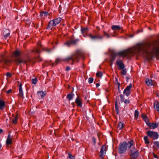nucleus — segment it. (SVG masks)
<instances>
[{
	"instance_id": "obj_1",
	"label": "nucleus",
	"mask_w": 159,
	"mask_h": 159,
	"mask_svg": "<svg viewBox=\"0 0 159 159\" xmlns=\"http://www.w3.org/2000/svg\"><path fill=\"white\" fill-rule=\"evenodd\" d=\"M135 54L143 55L147 61L159 56V41L155 40L151 43H139L133 49L122 51L118 53L123 57H131Z\"/></svg>"
},
{
	"instance_id": "obj_2",
	"label": "nucleus",
	"mask_w": 159,
	"mask_h": 159,
	"mask_svg": "<svg viewBox=\"0 0 159 159\" xmlns=\"http://www.w3.org/2000/svg\"><path fill=\"white\" fill-rule=\"evenodd\" d=\"M12 55L13 57L16 58L14 60V61L17 65L24 63L26 64L27 65H29L31 63V59L28 56L23 59L18 57L20 55V52L18 50L12 53Z\"/></svg>"
},
{
	"instance_id": "obj_3",
	"label": "nucleus",
	"mask_w": 159,
	"mask_h": 159,
	"mask_svg": "<svg viewBox=\"0 0 159 159\" xmlns=\"http://www.w3.org/2000/svg\"><path fill=\"white\" fill-rule=\"evenodd\" d=\"M81 57L83 58H84L83 54L80 51H77L75 54L66 58L65 59H63L62 60V61H66L68 62H69V61L71 60L73 62L71 64L73 65V62L75 61L78 62Z\"/></svg>"
},
{
	"instance_id": "obj_4",
	"label": "nucleus",
	"mask_w": 159,
	"mask_h": 159,
	"mask_svg": "<svg viewBox=\"0 0 159 159\" xmlns=\"http://www.w3.org/2000/svg\"><path fill=\"white\" fill-rule=\"evenodd\" d=\"M133 141L129 142L127 143L123 142L120 144L119 148V152L120 154L124 153L126 150L129 148L133 145Z\"/></svg>"
},
{
	"instance_id": "obj_5",
	"label": "nucleus",
	"mask_w": 159,
	"mask_h": 159,
	"mask_svg": "<svg viewBox=\"0 0 159 159\" xmlns=\"http://www.w3.org/2000/svg\"><path fill=\"white\" fill-rule=\"evenodd\" d=\"M147 133L149 137L153 139H157L159 137V135L156 132L149 130Z\"/></svg>"
},
{
	"instance_id": "obj_6",
	"label": "nucleus",
	"mask_w": 159,
	"mask_h": 159,
	"mask_svg": "<svg viewBox=\"0 0 159 159\" xmlns=\"http://www.w3.org/2000/svg\"><path fill=\"white\" fill-rule=\"evenodd\" d=\"M89 37L91 39L94 40L101 39L103 37L102 36L100 35L99 34H97L94 35H93L91 34H90L89 35Z\"/></svg>"
},
{
	"instance_id": "obj_7",
	"label": "nucleus",
	"mask_w": 159,
	"mask_h": 159,
	"mask_svg": "<svg viewBox=\"0 0 159 159\" xmlns=\"http://www.w3.org/2000/svg\"><path fill=\"white\" fill-rule=\"evenodd\" d=\"M132 86V84H130L129 85L127 86L124 90L123 93L125 94L127 96H128L130 94V90Z\"/></svg>"
},
{
	"instance_id": "obj_8",
	"label": "nucleus",
	"mask_w": 159,
	"mask_h": 159,
	"mask_svg": "<svg viewBox=\"0 0 159 159\" xmlns=\"http://www.w3.org/2000/svg\"><path fill=\"white\" fill-rule=\"evenodd\" d=\"M1 59L0 60V63L2 62L3 64H7L10 61L5 57L4 55H2L1 57Z\"/></svg>"
},
{
	"instance_id": "obj_9",
	"label": "nucleus",
	"mask_w": 159,
	"mask_h": 159,
	"mask_svg": "<svg viewBox=\"0 0 159 159\" xmlns=\"http://www.w3.org/2000/svg\"><path fill=\"white\" fill-rule=\"evenodd\" d=\"M79 41V39H78L74 40L71 39L70 40L67 41L65 43V44L68 46H70L71 44H76V43Z\"/></svg>"
},
{
	"instance_id": "obj_10",
	"label": "nucleus",
	"mask_w": 159,
	"mask_h": 159,
	"mask_svg": "<svg viewBox=\"0 0 159 159\" xmlns=\"http://www.w3.org/2000/svg\"><path fill=\"white\" fill-rule=\"evenodd\" d=\"M75 102L78 107H82V100L78 97L76 99Z\"/></svg>"
},
{
	"instance_id": "obj_11",
	"label": "nucleus",
	"mask_w": 159,
	"mask_h": 159,
	"mask_svg": "<svg viewBox=\"0 0 159 159\" xmlns=\"http://www.w3.org/2000/svg\"><path fill=\"white\" fill-rule=\"evenodd\" d=\"M116 63L117 65L121 69H123L125 68V65L122 62L121 60L120 59L117 60L116 61Z\"/></svg>"
},
{
	"instance_id": "obj_12",
	"label": "nucleus",
	"mask_w": 159,
	"mask_h": 159,
	"mask_svg": "<svg viewBox=\"0 0 159 159\" xmlns=\"http://www.w3.org/2000/svg\"><path fill=\"white\" fill-rule=\"evenodd\" d=\"M19 93L18 94L20 97L22 98H24V95L22 91V84L21 83H20L19 85Z\"/></svg>"
},
{
	"instance_id": "obj_13",
	"label": "nucleus",
	"mask_w": 159,
	"mask_h": 159,
	"mask_svg": "<svg viewBox=\"0 0 159 159\" xmlns=\"http://www.w3.org/2000/svg\"><path fill=\"white\" fill-rule=\"evenodd\" d=\"M139 155V152L138 151L135 152L131 153L130 157L131 159H136Z\"/></svg>"
},
{
	"instance_id": "obj_14",
	"label": "nucleus",
	"mask_w": 159,
	"mask_h": 159,
	"mask_svg": "<svg viewBox=\"0 0 159 159\" xmlns=\"http://www.w3.org/2000/svg\"><path fill=\"white\" fill-rule=\"evenodd\" d=\"M106 145H103L101 148L100 150V157H102L104 155V152L106 151Z\"/></svg>"
},
{
	"instance_id": "obj_15",
	"label": "nucleus",
	"mask_w": 159,
	"mask_h": 159,
	"mask_svg": "<svg viewBox=\"0 0 159 159\" xmlns=\"http://www.w3.org/2000/svg\"><path fill=\"white\" fill-rule=\"evenodd\" d=\"M147 125L149 127V128L150 129H153L157 127L158 125V124L157 123H149L147 124Z\"/></svg>"
},
{
	"instance_id": "obj_16",
	"label": "nucleus",
	"mask_w": 159,
	"mask_h": 159,
	"mask_svg": "<svg viewBox=\"0 0 159 159\" xmlns=\"http://www.w3.org/2000/svg\"><path fill=\"white\" fill-rule=\"evenodd\" d=\"M56 26V24L53 21V20H50L49 22L48 25V26L47 29H49L50 28H52Z\"/></svg>"
},
{
	"instance_id": "obj_17",
	"label": "nucleus",
	"mask_w": 159,
	"mask_h": 159,
	"mask_svg": "<svg viewBox=\"0 0 159 159\" xmlns=\"http://www.w3.org/2000/svg\"><path fill=\"white\" fill-rule=\"evenodd\" d=\"M81 30L82 33L83 34V36L84 37H85V35L84 34L85 33L86 34L88 32V29L87 27L84 28H82L81 27Z\"/></svg>"
},
{
	"instance_id": "obj_18",
	"label": "nucleus",
	"mask_w": 159,
	"mask_h": 159,
	"mask_svg": "<svg viewBox=\"0 0 159 159\" xmlns=\"http://www.w3.org/2000/svg\"><path fill=\"white\" fill-rule=\"evenodd\" d=\"M154 108L157 110L159 113V103L157 101H155L154 102Z\"/></svg>"
},
{
	"instance_id": "obj_19",
	"label": "nucleus",
	"mask_w": 159,
	"mask_h": 159,
	"mask_svg": "<svg viewBox=\"0 0 159 159\" xmlns=\"http://www.w3.org/2000/svg\"><path fill=\"white\" fill-rule=\"evenodd\" d=\"M6 143L7 146H8L9 145L11 144L12 143V141L11 139L10 138V136L8 135V136L7 138V139Z\"/></svg>"
},
{
	"instance_id": "obj_20",
	"label": "nucleus",
	"mask_w": 159,
	"mask_h": 159,
	"mask_svg": "<svg viewBox=\"0 0 159 159\" xmlns=\"http://www.w3.org/2000/svg\"><path fill=\"white\" fill-rule=\"evenodd\" d=\"M74 94L73 92H71L70 93L68 94L66 96V98L69 101H70L73 98Z\"/></svg>"
},
{
	"instance_id": "obj_21",
	"label": "nucleus",
	"mask_w": 159,
	"mask_h": 159,
	"mask_svg": "<svg viewBox=\"0 0 159 159\" xmlns=\"http://www.w3.org/2000/svg\"><path fill=\"white\" fill-rule=\"evenodd\" d=\"M48 14V12L42 11L41 12L40 14V16L43 18H44L45 17L47 16Z\"/></svg>"
},
{
	"instance_id": "obj_22",
	"label": "nucleus",
	"mask_w": 159,
	"mask_h": 159,
	"mask_svg": "<svg viewBox=\"0 0 159 159\" xmlns=\"http://www.w3.org/2000/svg\"><path fill=\"white\" fill-rule=\"evenodd\" d=\"M146 84L148 86H152L153 85L152 81L148 79H147L145 81Z\"/></svg>"
},
{
	"instance_id": "obj_23",
	"label": "nucleus",
	"mask_w": 159,
	"mask_h": 159,
	"mask_svg": "<svg viewBox=\"0 0 159 159\" xmlns=\"http://www.w3.org/2000/svg\"><path fill=\"white\" fill-rule=\"evenodd\" d=\"M5 102L1 100H0V109L3 110V107L5 106Z\"/></svg>"
},
{
	"instance_id": "obj_24",
	"label": "nucleus",
	"mask_w": 159,
	"mask_h": 159,
	"mask_svg": "<svg viewBox=\"0 0 159 159\" xmlns=\"http://www.w3.org/2000/svg\"><path fill=\"white\" fill-rule=\"evenodd\" d=\"M46 91H39L38 93V94L39 95H40L42 98L46 94Z\"/></svg>"
},
{
	"instance_id": "obj_25",
	"label": "nucleus",
	"mask_w": 159,
	"mask_h": 159,
	"mask_svg": "<svg viewBox=\"0 0 159 159\" xmlns=\"http://www.w3.org/2000/svg\"><path fill=\"white\" fill-rule=\"evenodd\" d=\"M142 117L143 118V120L145 122L147 125L148 124L150 123L148 122V117L146 115L143 114V115L142 116Z\"/></svg>"
},
{
	"instance_id": "obj_26",
	"label": "nucleus",
	"mask_w": 159,
	"mask_h": 159,
	"mask_svg": "<svg viewBox=\"0 0 159 159\" xmlns=\"http://www.w3.org/2000/svg\"><path fill=\"white\" fill-rule=\"evenodd\" d=\"M61 18L59 17L53 20L54 21L55 23V24H56V25L58 24L61 22Z\"/></svg>"
},
{
	"instance_id": "obj_27",
	"label": "nucleus",
	"mask_w": 159,
	"mask_h": 159,
	"mask_svg": "<svg viewBox=\"0 0 159 159\" xmlns=\"http://www.w3.org/2000/svg\"><path fill=\"white\" fill-rule=\"evenodd\" d=\"M111 28L113 30H119L120 29V26L118 25H114L111 27Z\"/></svg>"
},
{
	"instance_id": "obj_28",
	"label": "nucleus",
	"mask_w": 159,
	"mask_h": 159,
	"mask_svg": "<svg viewBox=\"0 0 159 159\" xmlns=\"http://www.w3.org/2000/svg\"><path fill=\"white\" fill-rule=\"evenodd\" d=\"M39 47H38V48L34 49L33 51V52H36L37 53H39L40 52V50H39V48H41V46L40 44L39 45Z\"/></svg>"
},
{
	"instance_id": "obj_29",
	"label": "nucleus",
	"mask_w": 159,
	"mask_h": 159,
	"mask_svg": "<svg viewBox=\"0 0 159 159\" xmlns=\"http://www.w3.org/2000/svg\"><path fill=\"white\" fill-rule=\"evenodd\" d=\"M61 61V59L60 58H57L55 61V62L52 63V66H54V65H56L58 63Z\"/></svg>"
},
{
	"instance_id": "obj_30",
	"label": "nucleus",
	"mask_w": 159,
	"mask_h": 159,
	"mask_svg": "<svg viewBox=\"0 0 159 159\" xmlns=\"http://www.w3.org/2000/svg\"><path fill=\"white\" fill-rule=\"evenodd\" d=\"M124 124L122 122H120L119 123L118 126V128L119 129H122L123 127Z\"/></svg>"
},
{
	"instance_id": "obj_31",
	"label": "nucleus",
	"mask_w": 159,
	"mask_h": 159,
	"mask_svg": "<svg viewBox=\"0 0 159 159\" xmlns=\"http://www.w3.org/2000/svg\"><path fill=\"white\" fill-rule=\"evenodd\" d=\"M144 140L145 143L146 144H149V141L148 139V138L147 136H145L144 137Z\"/></svg>"
},
{
	"instance_id": "obj_32",
	"label": "nucleus",
	"mask_w": 159,
	"mask_h": 159,
	"mask_svg": "<svg viewBox=\"0 0 159 159\" xmlns=\"http://www.w3.org/2000/svg\"><path fill=\"white\" fill-rule=\"evenodd\" d=\"M10 33H7L6 34H5V33H4L3 34V36H4V39H7L8 37L10 36Z\"/></svg>"
},
{
	"instance_id": "obj_33",
	"label": "nucleus",
	"mask_w": 159,
	"mask_h": 159,
	"mask_svg": "<svg viewBox=\"0 0 159 159\" xmlns=\"http://www.w3.org/2000/svg\"><path fill=\"white\" fill-rule=\"evenodd\" d=\"M130 151L131 153H132L137 152L138 151L135 148H132L130 149Z\"/></svg>"
},
{
	"instance_id": "obj_34",
	"label": "nucleus",
	"mask_w": 159,
	"mask_h": 159,
	"mask_svg": "<svg viewBox=\"0 0 159 159\" xmlns=\"http://www.w3.org/2000/svg\"><path fill=\"white\" fill-rule=\"evenodd\" d=\"M139 115V111L137 110H135L134 112V116L135 118H137Z\"/></svg>"
},
{
	"instance_id": "obj_35",
	"label": "nucleus",
	"mask_w": 159,
	"mask_h": 159,
	"mask_svg": "<svg viewBox=\"0 0 159 159\" xmlns=\"http://www.w3.org/2000/svg\"><path fill=\"white\" fill-rule=\"evenodd\" d=\"M18 117H16L13 118L12 119V121L13 124H16L17 123V121L18 120Z\"/></svg>"
},
{
	"instance_id": "obj_36",
	"label": "nucleus",
	"mask_w": 159,
	"mask_h": 159,
	"mask_svg": "<svg viewBox=\"0 0 159 159\" xmlns=\"http://www.w3.org/2000/svg\"><path fill=\"white\" fill-rule=\"evenodd\" d=\"M102 73L101 72H98L97 73L96 75L97 77H101L102 76Z\"/></svg>"
},
{
	"instance_id": "obj_37",
	"label": "nucleus",
	"mask_w": 159,
	"mask_h": 159,
	"mask_svg": "<svg viewBox=\"0 0 159 159\" xmlns=\"http://www.w3.org/2000/svg\"><path fill=\"white\" fill-rule=\"evenodd\" d=\"M94 79L92 77H90L88 79V82L89 84H91L93 82Z\"/></svg>"
},
{
	"instance_id": "obj_38",
	"label": "nucleus",
	"mask_w": 159,
	"mask_h": 159,
	"mask_svg": "<svg viewBox=\"0 0 159 159\" xmlns=\"http://www.w3.org/2000/svg\"><path fill=\"white\" fill-rule=\"evenodd\" d=\"M154 145L157 146L158 148H159V142L158 141H155L154 142Z\"/></svg>"
},
{
	"instance_id": "obj_39",
	"label": "nucleus",
	"mask_w": 159,
	"mask_h": 159,
	"mask_svg": "<svg viewBox=\"0 0 159 159\" xmlns=\"http://www.w3.org/2000/svg\"><path fill=\"white\" fill-rule=\"evenodd\" d=\"M37 82V79L36 78H35L33 79L32 81V84H36Z\"/></svg>"
},
{
	"instance_id": "obj_40",
	"label": "nucleus",
	"mask_w": 159,
	"mask_h": 159,
	"mask_svg": "<svg viewBox=\"0 0 159 159\" xmlns=\"http://www.w3.org/2000/svg\"><path fill=\"white\" fill-rule=\"evenodd\" d=\"M68 156L70 159H75V157L70 153L68 154Z\"/></svg>"
},
{
	"instance_id": "obj_41",
	"label": "nucleus",
	"mask_w": 159,
	"mask_h": 159,
	"mask_svg": "<svg viewBox=\"0 0 159 159\" xmlns=\"http://www.w3.org/2000/svg\"><path fill=\"white\" fill-rule=\"evenodd\" d=\"M122 70L121 71V73H122V74L123 75H125L126 74V69H122Z\"/></svg>"
},
{
	"instance_id": "obj_42",
	"label": "nucleus",
	"mask_w": 159,
	"mask_h": 159,
	"mask_svg": "<svg viewBox=\"0 0 159 159\" xmlns=\"http://www.w3.org/2000/svg\"><path fill=\"white\" fill-rule=\"evenodd\" d=\"M120 97L121 99V102H123L124 101V96L122 94H121L120 95Z\"/></svg>"
},
{
	"instance_id": "obj_43",
	"label": "nucleus",
	"mask_w": 159,
	"mask_h": 159,
	"mask_svg": "<svg viewBox=\"0 0 159 159\" xmlns=\"http://www.w3.org/2000/svg\"><path fill=\"white\" fill-rule=\"evenodd\" d=\"M115 109L116 111H117V113H118V107H117V103L116 102L115 103Z\"/></svg>"
},
{
	"instance_id": "obj_44",
	"label": "nucleus",
	"mask_w": 159,
	"mask_h": 159,
	"mask_svg": "<svg viewBox=\"0 0 159 159\" xmlns=\"http://www.w3.org/2000/svg\"><path fill=\"white\" fill-rule=\"evenodd\" d=\"M6 75L7 77H10L11 76V74L9 72H7L6 74Z\"/></svg>"
},
{
	"instance_id": "obj_45",
	"label": "nucleus",
	"mask_w": 159,
	"mask_h": 159,
	"mask_svg": "<svg viewBox=\"0 0 159 159\" xmlns=\"http://www.w3.org/2000/svg\"><path fill=\"white\" fill-rule=\"evenodd\" d=\"M44 51L48 52L49 53L51 52V50L48 48H46L44 49Z\"/></svg>"
},
{
	"instance_id": "obj_46",
	"label": "nucleus",
	"mask_w": 159,
	"mask_h": 159,
	"mask_svg": "<svg viewBox=\"0 0 159 159\" xmlns=\"http://www.w3.org/2000/svg\"><path fill=\"white\" fill-rule=\"evenodd\" d=\"M93 142L94 143V145H95L96 143V140L95 138L94 137H93L92 138Z\"/></svg>"
},
{
	"instance_id": "obj_47",
	"label": "nucleus",
	"mask_w": 159,
	"mask_h": 159,
	"mask_svg": "<svg viewBox=\"0 0 159 159\" xmlns=\"http://www.w3.org/2000/svg\"><path fill=\"white\" fill-rule=\"evenodd\" d=\"M123 102L125 104H129V101L128 100L126 99Z\"/></svg>"
},
{
	"instance_id": "obj_48",
	"label": "nucleus",
	"mask_w": 159,
	"mask_h": 159,
	"mask_svg": "<svg viewBox=\"0 0 159 159\" xmlns=\"http://www.w3.org/2000/svg\"><path fill=\"white\" fill-rule=\"evenodd\" d=\"M104 35L105 36H107V38L109 37V35L107 34L106 32H104Z\"/></svg>"
},
{
	"instance_id": "obj_49",
	"label": "nucleus",
	"mask_w": 159,
	"mask_h": 159,
	"mask_svg": "<svg viewBox=\"0 0 159 159\" xmlns=\"http://www.w3.org/2000/svg\"><path fill=\"white\" fill-rule=\"evenodd\" d=\"M70 69H71L70 68L69 66H67L66 68V70L67 71H68L69 70H70Z\"/></svg>"
},
{
	"instance_id": "obj_50",
	"label": "nucleus",
	"mask_w": 159,
	"mask_h": 159,
	"mask_svg": "<svg viewBox=\"0 0 159 159\" xmlns=\"http://www.w3.org/2000/svg\"><path fill=\"white\" fill-rule=\"evenodd\" d=\"M37 59V60L39 61H41L42 60V59L41 58H40V57L39 56H38Z\"/></svg>"
},
{
	"instance_id": "obj_51",
	"label": "nucleus",
	"mask_w": 159,
	"mask_h": 159,
	"mask_svg": "<svg viewBox=\"0 0 159 159\" xmlns=\"http://www.w3.org/2000/svg\"><path fill=\"white\" fill-rule=\"evenodd\" d=\"M12 91V90L11 89H10L8 91H7L6 92V93L7 94H9Z\"/></svg>"
},
{
	"instance_id": "obj_52",
	"label": "nucleus",
	"mask_w": 159,
	"mask_h": 159,
	"mask_svg": "<svg viewBox=\"0 0 159 159\" xmlns=\"http://www.w3.org/2000/svg\"><path fill=\"white\" fill-rule=\"evenodd\" d=\"M117 84L118 85V86L117 87L118 89V90H120V83L119 82L117 83Z\"/></svg>"
},
{
	"instance_id": "obj_53",
	"label": "nucleus",
	"mask_w": 159,
	"mask_h": 159,
	"mask_svg": "<svg viewBox=\"0 0 159 159\" xmlns=\"http://www.w3.org/2000/svg\"><path fill=\"white\" fill-rule=\"evenodd\" d=\"M100 83H97L96 84V87L98 88L100 86Z\"/></svg>"
},
{
	"instance_id": "obj_54",
	"label": "nucleus",
	"mask_w": 159,
	"mask_h": 159,
	"mask_svg": "<svg viewBox=\"0 0 159 159\" xmlns=\"http://www.w3.org/2000/svg\"><path fill=\"white\" fill-rule=\"evenodd\" d=\"M3 130L2 129H0V134H1L3 132Z\"/></svg>"
},
{
	"instance_id": "obj_55",
	"label": "nucleus",
	"mask_w": 159,
	"mask_h": 159,
	"mask_svg": "<svg viewBox=\"0 0 159 159\" xmlns=\"http://www.w3.org/2000/svg\"><path fill=\"white\" fill-rule=\"evenodd\" d=\"M100 134H97L98 137V138L99 140H100Z\"/></svg>"
},
{
	"instance_id": "obj_56",
	"label": "nucleus",
	"mask_w": 159,
	"mask_h": 159,
	"mask_svg": "<svg viewBox=\"0 0 159 159\" xmlns=\"http://www.w3.org/2000/svg\"><path fill=\"white\" fill-rule=\"evenodd\" d=\"M134 36V34L130 35H129V37L131 38L133 37Z\"/></svg>"
},
{
	"instance_id": "obj_57",
	"label": "nucleus",
	"mask_w": 159,
	"mask_h": 159,
	"mask_svg": "<svg viewBox=\"0 0 159 159\" xmlns=\"http://www.w3.org/2000/svg\"><path fill=\"white\" fill-rule=\"evenodd\" d=\"M72 92H73L74 91V88L73 87H72Z\"/></svg>"
},
{
	"instance_id": "obj_58",
	"label": "nucleus",
	"mask_w": 159,
	"mask_h": 159,
	"mask_svg": "<svg viewBox=\"0 0 159 159\" xmlns=\"http://www.w3.org/2000/svg\"><path fill=\"white\" fill-rule=\"evenodd\" d=\"M154 157L155 158H157V156L156 155H154Z\"/></svg>"
},
{
	"instance_id": "obj_59",
	"label": "nucleus",
	"mask_w": 159,
	"mask_h": 159,
	"mask_svg": "<svg viewBox=\"0 0 159 159\" xmlns=\"http://www.w3.org/2000/svg\"><path fill=\"white\" fill-rule=\"evenodd\" d=\"M126 78L127 80H129V78L128 76H127Z\"/></svg>"
},
{
	"instance_id": "obj_60",
	"label": "nucleus",
	"mask_w": 159,
	"mask_h": 159,
	"mask_svg": "<svg viewBox=\"0 0 159 159\" xmlns=\"http://www.w3.org/2000/svg\"><path fill=\"white\" fill-rule=\"evenodd\" d=\"M74 102L72 103H71V104L73 105V107H74Z\"/></svg>"
},
{
	"instance_id": "obj_61",
	"label": "nucleus",
	"mask_w": 159,
	"mask_h": 159,
	"mask_svg": "<svg viewBox=\"0 0 159 159\" xmlns=\"http://www.w3.org/2000/svg\"><path fill=\"white\" fill-rule=\"evenodd\" d=\"M106 91H108L107 89L106 90Z\"/></svg>"
},
{
	"instance_id": "obj_62",
	"label": "nucleus",
	"mask_w": 159,
	"mask_h": 159,
	"mask_svg": "<svg viewBox=\"0 0 159 159\" xmlns=\"http://www.w3.org/2000/svg\"><path fill=\"white\" fill-rule=\"evenodd\" d=\"M119 92H120V90H119Z\"/></svg>"
},
{
	"instance_id": "obj_63",
	"label": "nucleus",
	"mask_w": 159,
	"mask_h": 159,
	"mask_svg": "<svg viewBox=\"0 0 159 159\" xmlns=\"http://www.w3.org/2000/svg\"><path fill=\"white\" fill-rule=\"evenodd\" d=\"M109 52V49L108 50V52Z\"/></svg>"
},
{
	"instance_id": "obj_64",
	"label": "nucleus",
	"mask_w": 159,
	"mask_h": 159,
	"mask_svg": "<svg viewBox=\"0 0 159 159\" xmlns=\"http://www.w3.org/2000/svg\"><path fill=\"white\" fill-rule=\"evenodd\" d=\"M70 88V87L69 86L68 88V89H69Z\"/></svg>"
}]
</instances>
